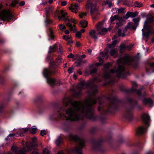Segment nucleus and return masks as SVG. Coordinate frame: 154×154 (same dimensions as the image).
<instances>
[{
	"label": "nucleus",
	"mask_w": 154,
	"mask_h": 154,
	"mask_svg": "<svg viewBox=\"0 0 154 154\" xmlns=\"http://www.w3.org/2000/svg\"><path fill=\"white\" fill-rule=\"evenodd\" d=\"M116 51L117 49L116 48L111 49L110 51V55L112 56L114 55L116 52Z\"/></svg>",
	"instance_id": "43"
},
{
	"label": "nucleus",
	"mask_w": 154,
	"mask_h": 154,
	"mask_svg": "<svg viewBox=\"0 0 154 154\" xmlns=\"http://www.w3.org/2000/svg\"><path fill=\"white\" fill-rule=\"evenodd\" d=\"M104 4L105 5H108V7L110 8L112 5V2L111 1L106 0V1H104Z\"/></svg>",
	"instance_id": "44"
},
{
	"label": "nucleus",
	"mask_w": 154,
	"mask_h": 154,
	"mask_svg": "<svg viewBox=\"0 0 154 154\" xmlns=\"http://www.w3.org/2000/svg\"><path fill=\"white\" fill-rule=\"evenodd\" d=\"M144 30L145 29H142V31L143 32V35L144 36H145L148 38L149 35L150 34V33H152L150 32L147 31L146 32H144Z\"/></svg>",
	"instance_id": "40"
},
{
	"label": "nucleus",
	"mask_w": 154,
	"mask_h": 154,
	"mask_svg": "<svg viewBox=\"0 0 154 154\" xmlns=\"http://www.w3.org/2000/svg\"><path fill=\"white\" fill-rule=\"evenodd\" d=\"M11 149L13 151L15 152H16L17 148L16 146H12L11 147Z\"/></svg>",
	"instance_id": "64"
},
{
	"label": "nucleus",
	"mask_w": 154,
	"mask_h": 154,
	"mask_svg": "<svg viewBox=\"0 0 154 154\" xmlns=\"http://www.w3.org/2000/svg\"><path fill=\"white\" fill-rule=\"evenodd\" d=\"M71 22L73 23V27H75V24L77 23L76 20H75L74 19L72 18H71L70 19H68L67 18H66L65 19V23L67 26V24L69 25L72 24L71 23Z\"/></svg>",
	"instance_id": "17"
},
{
	"label": "nucleus",
	"mask_w": 154,
	"mask_h": 154,
	"mask_svg": "<svg viewBox=\"0 0 154 154\" xmlns=\"http://www.w3.org/2000/svg\"><path fill=\"white\" fill-rule=\"evenodd\" d=\"M117 41L116 40H115L113 41L111 44H109V48H114L115 47V45H116L117 43Z\"/></svg>",
	"instance_id": "34"
},
{
	"label": "nucleus",
	"mask_w": 154,
	"mask_h": 154,
	"mask_svg": "<svg viewBox=\"0 0 154 154\" xmlns=\"http://www.w3.org/2000/svg\"><path fill=\"white\" fill-rule=\"evenodd\" d=\"M59 51H58V52L60 53V54H62L63 53V51H62V47L60 45H59Z\"/></svg>",
	"instance_id": "59"
},
{
	"label": "nucleus",
	"mask_w": 154,
	"mask_h": 154,
	"mask_svg": "<svg viewBox=\"0 0 154 154\" xmlns=\"http://www.w3.org/2000/svg\"><path fill=\"white\" fill-rule=\"evenodd\" d=\"M71 36H69L66 35H64L63 36V39L66 41H68L69 39H70L71 38Z\"/></svg>",
	"instance_id": "52"
},
{
	"label": "nucleus",
	"mask_w": 154,
	"mask_h": 154,
	"mask_svg": "<svg viewBox=\"0 0 154 154\" xmlns=\"http://www.w3.org/2000/svg\"><path fill=\"white\" fill-rule=\"evenodd\" d=\"M89 35L91 37L94 39L95 41L97 38V34L95 30H91L89 33Z\"/></svg>",
	"instance_id": "18"
},
{
	"label": "nucleus",
	"mask_w": 154,
	"mask_h": 154,
	"mask_svg": "<svg viewBox=\"0 0 154 154\" xmlns=\"http://www.w3.org/2000/svg\"><path fill=\"white\" fill-rule=\"evenodd\" d=\"M140 58V55L139 54H137L135 55V68L136 66L138 64L139 62V59Z\"/></svg>",
	"instance_id": "29"
},
{
	"label": "nucleus",
	"mask_w": 154,
	"mask_h": 154,
	"mask_svg": "<svg viewBox=\"0 0 154 154\" xmlns=\"http://www.w3.org/2000/svg\"><path fill=\"white\" fill-rule=\"evenodd\" d=\"M142 4L140 2H135V7L140 8L142 6Z\"/></svg>",
	"instance_id": "50"
},
{
	"label": "nucleus",
	"mask_w": 154,
	"mask_h": 154,
	"mask_svg": "<svg viewBox=\"0 0 154 154\" xmlns=\"http://www.w3.org/2000/svg\"><path fill=\"white\" fill-rule=\"evenodd\" d=\"M57 48V44H55L53 46L50 47L48 53H54L56 51Z\"/></svg>",
	"instance_id": "20"
},
{
	"label": "nucleus",
	"mask_w": 154,
	"mask_h": 154,
	"mask_svg": "<svg viewBox=\"0 0 154 154\" xmlns=\"http://www.w3.org/2000/svg\"><path fill=\"white\" fill-rule=\"evenodd\" d=\"M54 8L53 7H49L48 8V10L47 11H46L47 12H49V13H52L53 11H54Z\"/></svg>",
	"instance_id": "53"
},
{
	"label": "nucleus",
	"mask_w": 154,
	"mask_h": 154,
	"mask_svg": "<svg viewBox=\"0 0 154 154\" xmlns=\"http://www.w3.org/2000/svg\"><path fill=\"white\" fill-rule=\"evenodd\" d=\"M141 117L142 121L145 125L148 127H149V123L150 121L149 115L145 113H143L141 114Z\"/></svg>",
	"instance_id": "10"
},
{
	"label": "nucleus",
	"mask_w": 154,
	"mask_h": 154,
	"mask_svg": "<svg viewBox=\"0 0 154 154\" xmlns=\"http://www.w3.org/2000/svg\"><path fill=\"white\" fill-rule=\"evenodd\" d=\"M124 29H123V32L122 33V30L119 29L118 31V35L119 36H122V37H124L125 36V33L126 32H124Z\"/></svg>",
	"instance_id": "31"
},
{
	"label": "nucleus",
	"mask_w": 154,
	"mask_h": 154,
	"mask_svg": "<svg viewBox=\"0 0 154 154\" xmlns=\"http://www.w3.org/2000/svg\"><path fill=\"white\" fill-rule=\"evenodd\" d=\"M73 69L72 67H70L69 68L68 70V71L69 74H71L72 73L73 71Z\"/></svg>",
	"instance_id": "62"
},
{
	"label": "nucleus",
	"mask_w": 154,
	"mask_h": 154,
	"mask_svg": "<svg viewBox=\"0 0 154 154\" xmlns=\"http://www.w3.org/2000/svg\"><path fill=\"white\" fill-rule=\"evenodd\" d=\"M122 19V17H119L117 15H115L114 16H111L110 18L111 22L112 23L115 20H120Z\"/></svg>",
	"instance_id": "24"
},
{
	"label": "nucleus",
	"mask_w": 154,
	"mask_h": 154,
	"mask_svg": "<svg viewBox=\"0 0 154 154\" xmlns=\"http://www.w3.org/2000/svg\"><path fill=\"white\" fill-rule=\"evenodd\" d=\"M122 59L124 62L127 63L133 61L134 60V57L128 55L124 57Z\"/></svg>",
	"instance_id": "16"
},
{
	"label": "nucleus",
	"mask_w": 154,
	"mask_h": 154,
	"mask_svg": "<svg viewBox=\"0 0 154 154\" xmlns=\"http://www.w3.org/2000/svg\"><path fill=\"white\" fill-rule=\"evenodd\" d=\"M111 63H108L103 65V68L105 70H108L109 68L111 66Z\"/></svg>",
	"instance_id": "36"
},
{
	"label": "nucleus",
	"mask_w": 154,
	"mask_h": 154,
	"mask_svg": "<svg viewBox=\"0 0 154 154\" xmlns=\"http://www.w3.org/2000/svg\"><path fill=\"white\" fill-rule=\"evenodd\" d=\"M97 87L96 85H93L90 87L89 94L91 96H94L97 92Z\"/></svg>",
	"instance_id": "11"
},
{
	"label": "nucleus",
	"mask_w": 154,
	"mask_h": 154,
	"mask_svg": "<svg viewBox=\"0 0 154 154\" xmlns=\"http://www.w3.org/2000/svg\"><path fill=\"white\" fill-rule=\"evenodd\" d=\"M67 26L69 28V30L70 31H72L74 32L76 31L75 28L72 26V24H68Z\"/></svg>",
	"instance_id": "37"
},
{
	"label": "nucleus",
	"mask_w": 154,
	"mask_h": 154,
	"mask_svg": "<svg viewBox=\"0 0 154 154\" xmlns=\"http://www.w3.org/2000/svg\"><path fill=\"white\" fill-rule=\"evenodd\" d=\"M135 17V12H132L128 11L127 12L125 15L123 17V18L127 19L129 17Z\"/></svg>",
	"instance_id": "21"
},
{
	"label": "nucleus",
	"mask_w": 154,
	"mask_h": 154,
	"mask_svg": "<svg viewBox=\"0 0 154 154\" xmlns=\"http://www.w3.org/2000/svg\"><path fill=\"white\" fill-rule=\"evenodd\" d=\"M117 76L118 78H124L126 74V71L124 66L123 65L119 64L116 71Z\"/></svg>",
	"instance_id": "9"
},
{
	"label": "nucleus",
	"mask_w": 154,
	"mask_h": 154,
	"mask_svg": "<svg viewBox=\"0 0 154 154\" xmlns=\"http://www.w3.org/2000/svg\"><path fill=\"white\" fill-rule=\"evenodd\" d=\"M86 9L91 8L90 14L92 16H96L98 14V11L96 8V5L92 4L91 1H88L86 6Z\"/></svg>",
	"instance_id": "7"
},
{
	"label": "nucleus",
	"mask_w": 154,
	"mask_h": 154,
	"mask_svg": "<svg viewBox=\"0 0 154 154\" xmlns=\"http://www.w3.org/2000/svg\"><path fill=\"white\" fill-rule=\"evenodd\" d=\"M79 6L78 4H71L70 6L69 7V9L70 10H71L73 12H74L76 14L78 11Z\"/></svg>",
	"instance_id": "15"
},
{
	"label": "nucleus",
	"mask_w": 154,
	"mask_h": 154,
	"mask_svg": "<svg viewBox=\"0 0 154 154\" xmlns=\"http://www.w3.org/2000/svg\"><path fill=\"white\" fill-rule=\"evenodd\" d=\"M143 90V88H141L138 90H137L135 89V93H136L140 97H141L142 96V91Z\"/></svg>",
	"instance_id": "28"
},
{
	"label": "nucleus",
	"mask_w": 154,
	"mask_h": 154,
	"mask_svg": "<svg viewBox=\"0 0 154 154\" xmlns=\"http://www.w3.org/2000/svg\"><path fill=\"white\" fill-rule=\"evenodd\" d=\"M154 22V16L150 15L145 21V23H151Z\"/></svg>",
	"instance_id": "25"
},
{
	"label": "nucleus",
	"mask_w": 154,
	"mask_h": 154,
	"mask_svg": "<svg viewBox=\"0 0 154 154\" xmlns=\"http://www.w3.org/2000/svg\"><path fill=\"white\" fill-rule=\"evenodd\" d=\"M82 60H79L77 63L76 66L77 67H79L81 65L82 63Z\"/></svg>",
	"instance_id": "60"
},
{
	"label": "nucleus",
	"mask_w": 154,
	"mask_h": 154,
	"mask_svg": "<svg viewBox=\"0 0 154 154\" xmlns=\"http://www.w3.org/2000/svg\"><path fill=\"white\" fill-rule=\"evenodd\" d=\"M97 69L96 68H94V69L91 70L90 71V73L91 74H95V73H96L97 72Z\"/></svg>",
	"instance_id": "56"
},
{
	"label": "nucleus",
	"mask_w": 154,
	"mask_h": 154,
	"mask_svg": "<svg viewBox=\"0 0 154 154\" xmlns=\"http://www.w3.org/2000/svg\"><path fill=\"white\" fill-rule=\"evenodd\" d=\"M101 143V141H98L95 142V143L94 144V145L93 146V148L94 149H95L96 148L95 146L96 145H97V146H99L100 145V144Z\"/></svg>",
	"instance_id": "46"
},
{
	"label": "nucleus",
	"mask_w": 154,
	"mask_h": 154,
	"mask_svg": "<svg viewBox=\"0 0 154 154\" xmlns=\"http://www.w3.org/2000/svg\"><path fill=\"white\" fill-rule=\"evenodd\" d=\"M67 15V13L66 12L64 13V14H61V16L58 15V18L60 20H63L65 19H66V18L65 19V17L66 15Z\"/></svg>",
	"instance_id": "30"
},
{
	"label": "nucleus",
	"mask_w": 154,
	"mask_h": 154,
	"mask_svg": "<svg viewBox=\"0 0 154 154\" xmlns=\"http://www.w3.org/2000/svg\"><path fill=\"white\" fill-rule=\"evenodd\" d=\"M86 15L87 14L86 13H81L79 14V16L80 18L82 19L85 18L84 17L86 16Z\"/></svg>",
	"instance_id": "48"
},
{
	"label": "nucleus",
	"mask_w": 154,
	"mask_h": 154,
	"mask_svg": "<svg viewBox=\"0 0 154 154\" xmlns=\"http://www.w3.org/2000/svg\"><path fill=\"white\" fill-rule=\"evenodd\" d=\"M62 141V138L61 137H59L56 141V143L57 146H60Z\"/></svg>",
	"instance_id": "33"
},
{
	"label": "nucleus",
	"mask_w": 154,
	"mask_h": 154,
	"mask_svg": "<svg viewBox=\"0 0 154 154\" xmlns=\"http://www.w3.org/2000/svg\"><path fill=\"white\" fill-rule=\"evenodd\" d=\"M40 134L42 136H44V135L46 134L45 131L44 130H42L41 131Z\"/></svg>",
	"instance_id": "63"
},
{
	"label": "nucleus",
	"mask_w": 154,
	"mask_h": 154,
	"mask_svg": "<svg viewBox=\"0 0 154 154\" xmlns=\"http://www.w3.org/2000/svg\"><path fill=\"white\" fill-rule=\"evenodd\" d=\"M120 2H122L124 5L126 6H129V4L127 0H120Z\"/></svg>",
	"instance_id": "45"
},
{
	"label": "nucleus",
	"mask_w": 154,
	"mask_h": 154,
	"mask_svg": "<svg viewBox=\"0 0 154 154\" xmlns=\"http://www.w3.org/2000/svg\"><path fill=\"white\" fill-rule=\"evenodd\" d=\"M89 85V83L85 82L84 81H81L77 87V88L79 91L75 93L73 95V96L75 97H78L80 94L81 91L82 89L88 87Z\"/></svg>",
	"instance_id": "8"
},
{
	"label": "nucleus",
	"mask_w": 154,
	"mask_h": 154,
	"mask_svg": "<svg viewBox=\"0 0 154 154\" xmlns=\"http://www.w3.org/2000/svg\"><path fill=\"white\" fill-rule=\"evenodd\" d=\"M49 33L48 35L51 38V39H54V35L53 34V31L52 29L51 28H49Z\"/></svg>",
	"instance_id": "27"
},
{
	"label": "nucleus",
	"mask_w": 154,
	"mask_h": 154,
	"mask_svg": "<svg viewBox=\"0 0 154 154\" xmlns=\"http://www.w3.org/2000/svg\"><path fill=\"white\" fill-rule=\"evenodd\" d=\"M50 64L52 65V67L57 66L56 61H51L50 62Z\"/></svg>",
	"instance_id": "57"
},
{
	"label": "nucleus",
	"mask_w": 154,
	"mask_h": 154,
	"mask_svg": "<svg viewBox=\"0 0 154 154\" xmlns=\"http://www.w3.org/2000/svg\"><path fill=\"white\" fill-rule=\"evenodd\" d=\"M70 140L75 142L78 140V146L75 149V150L79 154H83L82 149L85 146V141L84 139L82 138H80L77 135H70L69 136Z\"/></svg>",
	"instance_id": "3"
},
{
	"label": "nucleus",
	"mask_w": 154,
	"mask_h": 154,
	"mask_svg": "<svg viewBox=\"0 0 154 154\" xmlns=\"http://www.w3.org/2000/svg\"><path fill=\"white\" fill-rule=\"evenodd\" d=\"M116 27L117 28H118L119 27L122 26L123 25V24L122 22L119 21L116 23Z\"/></svg>",
	"instance_id": "47"
},
{
	"label": "nucleus",
	"mask_w": 154,
	"mask_h": 154,
	"mask_svg": "<svg viewBox=\"0 0 154 154\" xmlns=\"http://www.w3.org/2000/svg\"><path fill=\"white\" fill-rule=\"evenodd\" d=\"M37 130V128H30L29 132L32 134H35L36 133Z\"/></svg>",
	"instance_id": "42"
},
{
	"label": "nucleus",
	"mask_w": 154,
	"mask_h": 154,
	"mask_svg": "<svg viewBox=\"0 0 154 154\" xmlns=\"http://www.w3.org/2000/svg\"><path fill=\"white\" fill-rule=\"evenodd\" d=\"M79 23L80 25V27H82L83 28H85L87 26L88 22L85 20H83L80 21Z\"/></svg>",
	"instance_id": "23"
},
{
	"label": "nucleus",
	"mask_w": 154,
	"mask_h": 154,
	"mask_svg": "<svg viewBox=\"0 0 154 154\" xmlns=\"http://www.w3.org/2000/svg\"><path fill=\"white\" fill-rule=\"evenodd\" d=\"M147 23H145V25H144V28L146 29L147 31H149L150 32H152V27L149 25L147 24Z\"/></svg>",
	"instance_id": "26"
},
{
	"label": "nucleus",
	"mask_w": 154,
	"mask_h": 154,
	"mask_svg": "<svg viewBox=\"0 0 154 154\" xmlns=\"http://www.w3.org/2000/svg\"><path fill=\"white\" fill-rule=\"evenodd\" d=\"M107 99L109 101V103L108 106V109L106 110V112H110L111 109H116L117 108V103L119 102L116 97L109 96L107 97Z\"/></svg>",
	"instance_id": "4"
},
{
	"label": "nucleus",
	"mask_w": 154,
	"mask_h": 154,
	"mask_svg": "<svg viewBox=\"0 0 154 154\" xmlns=\"http://www.w3.org/2000/svg\"><path fill=\"white\" fill-rule=\"evenodd\" d=\"M56 71H52L48 69H45L43 72L44 76L46 78L48 83L50 85L54 84L55 82V79L51 78L49 76L52 74L56 73Z\"/></svg>",
	"instance_id": "5"
},
{
	"label": "nucleus",
	"mask_w": 154,
	"mask_h": 154,
	"mask_svg": "<svg viewBox=\"0 0 154 154\" xmlns=\"http://www.w3.org/2000/svg\"><path fill=\"white\" fill-rule=\"evenodd\" d=\"M108 53V51H106L104 53L102 52L100 53V54L102 55L103 59H107L108 57V56L107 55Z\"/></svg>",
	"instance_id": "32"
},
{
	"label": "nucleus",
	"mask_w": 154,
	"mask_h": 154,
	"mask_svg": "<svg viewBox=\"0 0 154 154\" xmlns=\"http://www.w3.org/2000/svg\"><path fill=\"white\" fill-rule=\"evenodd\" d=\"M5 106V104L3 103L0 105V113H2L3 112V109Z\"/></svg>",
	"instance_id": "49"
},
{
	"label": "nucleus",
	"mask_w": 154,
	"mask_h": 154,
	"mask_svg": "<svg viewBox=\"0 0 154 154\" xmlns=\"http://www.w3.org/2000/svg\"><path fill=\"white\" fill-rule=\"evenodd\" d=\"M19 1L17 0L13 1L12 3L10 4V6L12 7H15L16 5L18 4Z\"/></svg>",
	"instance_id": "39"
},
{
	"label": "nucleus",
	"mask_w": 154,
	"mask_h": 154,
	"mask_svg": "<svg viewBox=\"0 0 154 154\" xmlns=\"http://www.w3.org/2000/svg\"><path fill=\"white\" fill-rule=\"evenodd\" d=\"M75 35L77 38H80L81 36V33L79 31H78L76 32Z\"/></svg>",
	"instance_id": "54"
},
{
	"label": "nucleus",
	"mask_w": 154,
	"mask_h": 154,
	"mask_svg": "<svg viewBox=\"0 0 154 154\" xmlns=\"http://www.w3.org/2000/svg\"><path fill=\"white\" fill-rule=\"evenodd\" d=\"M128 101L130 104L125 109V117L129 120H131L133 118L134 109V99L129 97L127 99Z\"/></svg>",
	"instance_id": "2"
},
{
	"label": "nucleus",
	"mask_w": 154,
	"mask_h": 154,
	"mask_svg": "<svg viewBox=\"0 0 154 154\" xmlns=\"http://www.w3.org/2000/svg\"><path fill=\"white\" fill-rule=\"evenodd\" d=\"M146 131V129L144 126L139 127L136 131V134L139 135H142L144 134Z\"/></svg>",
	"instance_id": "14"
},
{
	"label": "nucleus",
	"mask_w": 154,
	"mask_h": 154,
	"mask_svg": "<svg viewBox=\"0 0 154 154\" xmlns=\"http://www.w3.org/2000/svg\"><path fill=\"white\" fill-rule=\"evenodd\" d=\"M97 130L95 128H93L90 130V133L91 134H94L96 131Z\"/></svg>",
	"instance_id": "61"
},
{
	"label": "nucleus",
	"mask_w": 154,
	"mask_h": 154,
	"mask_svg": "<svg viewBox=\"0 0 154 154\" xmlns=\"http://www.w3.org/2000/svg\"><path fill=\"white\" fill-rule=\"evenodd\" d=\"M142 102L143 105L152 106L153 104L152 100L150 98H144L142 100Z\"/></svg>",
	"instance_id": "12"
},
{
	"label": "nucleus",
	"mask_w": 154,
	"mask_h": 154,
	"mask_svg": "<svg viewBox=\"0 0 154 154\" xmlns=\"http://www.w3.org/2000/svg\"><path fill=\"white\" fill-rule=\"evenodd\" d=\"M45 22L47 24H50L52 23L53 21L49 19H46Z\"/></svg>",
	"instance_id": "55"
},
{
	"label": "nucleus",
	"mask_w": 154,
	"mask_h": 154,
	"mask_svg": "<svg viewBox=\"0 0 154 154\" xmlns=\"http://www.w3.org/2000/svg\"><path fill=\"white\" fill-rule=\"evenodd\" d=\"M126 49V46L122 44L120 46V52H122Z\"/></svg>",
	"instance_id": "38"
},
{
	"label": "nucleus",
	"mask_w": 154,
	"mask_h": 154,
	"mask_svg": "<svg viewBox=\"0 0 154 154\" xmlns=\"http://www.w3.org/2000/svg\"><path fill=\"white\" fill-rule=\"evenodd\" d=\"M13 17V15L9 11L4 10L0 13V18L2 20L9 21Z\"/></svg>",
	"instance_id": "6"
},
{
	"label": "nucleus",
	"mask_w": 154,
	"mask_h": 154,
	"mask_svg": "<svg viewBox=\"0 0 154 154\" xmlns=\"http://www.w3.org/2000/svg\"><path fill=\"white\" fill-rule=\"evenodd\" d=\"M100 97L97 98L96 97L93 98L91 97L85 100L83 103L77 101L72 102L71 100H69L64 104V106L66 107L70 103L73 108H69L67 110L61 108L60 111L62 112H59L58 116L61 119H65L73 121L83 120L85 116L92 121H95L97 118L94 115L93 105L97 103V99L100 100Z\"/></svg>",
	"instance_id": "1"
},
{
	"label": "nucleus",
	"mask_w": 154,
	"mask_h": 154,
	"mask_svg": "<svg viewBox=\"0 0 154 154\" xmlns=\"http://www.w3.org/2000/svg\"><path fill=\"white\" fill-rule=\"evenodd\" d=\"M59 26L60 29L61 30H63L66 29V27L65 26H63L61 24H60Z\"/></svg>",
	"instance_id": "58"
},
{
	"label": "nucleus",
	"mask_w": 154,
	"mask_h": 154,
	"mask_svg": "<svg viewBox=\"0 0 154 154\" xmlns=\"http://www.w3.org/2000/svg\"><path fill=\"white\" fill-rule=\"evenodd\" d=\"M151 69H152V72H154V62L148 63L146 67V70L147 73L150 72Z\"/></svg>",
	"instance_id": "13"
},
{
	"label": "nucleus",
	"mask_w": 154,
	"mask_h": 154,
	"mask_svg": "<svg viewBox=\"0 0 154 154\" xmlns=\"http://www.w3.org/2000/svg\"><path fill=\"white\" fill-rule=\"evenodd\" d=\"M6 82V81L5 79L3 78H2L1 77V76L0 75V82L1 84L2 85H4Z\"/></svg>",
	"instance_id": "51"
},
{
	"label": "nucleus",
	"mask_w": 154,
	"mask_h": 154,
	"mask_svg": "<svg viewBox=\"0 0 154 154\" xmlns=\"http://www.w3.org/2000/svg\"><path fill=\"white\" fill-rule=\"evenodd\" d=\"M104 21H102L101 22H99L96 25V26L97 29V31H100V29L103 27V23Z\"/></svg>",
	"instance_id": "22"
},
{
	"label": "nucleus",
	"mask_w": 154,
	"mask_h": 154,
	"mask_svg": "<svg viewBox=\"0 0 154 154\" xmlns=\"http://www.w3.org/2000/svg\"><path fill=\"white\" fill-rule=\"evenodd\" d=\"M62 59L61 58V57L59 56L56 59L55 61L57 66L61 63V60Z\"/></svg>",
	"instance_id": "41"
},
{
	"label": "nucleus",
	"mask_w": 154,
	"mask_h": 154,
	"mask_svg": "<svg viewBox=\"0 0 154 154\" xmlns=\"http://www.w3.org/2000/svg\"><path fill=\"white\" fill-rule=\"evenodd\" d=\"M103 76L105 79H110L111 78L109 72H106V71L104 72Z\"/></svg>",
	"instance_id": "35"
},
{
	"label": "nucleus",
	"mask_w": 154,
	"mask_h": 154,
	"mask_svg": "<svg viewBox=\"0 0 154 154\" xmlns=\"http://www.w3.org/2000/svg\"><path fill=\"white\" fill-rule=\"evenodd\" d=\"M128 29L135 30V25L133 24L132 23L129 22L128 23L127 25L125 28L124 31L126 32Z\"/></svg>",
	"instance_id": "19"
}]
</instances>
